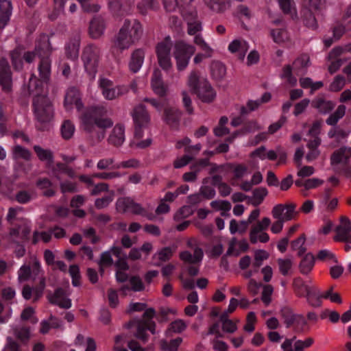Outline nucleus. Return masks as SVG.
Returning a JSON list of instances; mask_svg holds the SVG:
<instances>
[{
  "instance_id": "obj_1",
  "label": "nucleus",
  "mask_w": 351,
  "mask_h": 351,
  "mask_svg": "<svg viewBox=\"0 0 351 351\" xmlns=\"http://www.w3.org/2000/svg\"><path fill=\"white\" fill-rule=\"evenodd\" d=\"M107 114V110L103 106H92L88 108L81 117L82 127L93 139L103 140L106 130L112 126L113 122L109 118H103Z\"/></svg>"
},
{
  "instance_id": "obj_2",
  "label": "nucleus",
  "mask_w": 351,
  "mask_h": 351,
  "mask_svg": "<svg viewBox=\"0 0 351 351\" xmlns=\"http://www.w3.org/2000/svg\"><path fill=\"white\" fill-rule=\"evenodd\" d=\"M43 83L45 82L38 80L34 74H32L27 85L28 95H34L32 101L34 116L40 123L50 122L54 115L51 101L43 93Z\"/></svg>"
},
{
  "instance_id": "obj_3",
  "label": "nucleus",
  "mask_w": 351,
  "mask_h": 351,
  "mask_svg": "<svg viewBox=\"0 0 351 351\" xmlns=\"http://www.w3.org/2000/svg\"><path fill=\"white\" fill-rule=\"evenodd\" d=\"M53 50L49 36L42 34L35 41L34 49L31 51V52L34 53V58L37 56L40 59L38 66L39 73V78L38 79L46 84L50 80L51 65L50 56Z\"/></svg>"
},
{
  "instance_id": "obj_4",
  "label": "nucleus",
  "mask_w": 351,
  "mask_h": 351,
  "mask_svg": "<svg viewBox=\"0 0 351 351\" xmlns=\"http://www.w3.org/2000/svg\"><path fill=\"white\" fill-rule=\"evenodd\" d=\"M188 85L192 93L204 103H212L216 98V91L209 82L204 78H200L197 71H192L188 80Z\"/></svg>"
},
{
  "instance_id": "obj_5",
  "label": "nucleus",
  "mask_w": 351,
  "mask_h": 351,
  "mask_svg": "<svg viewBox=\"0 0 351 351\" xmlns=\"http://www.w3.org/2000/svg\"><path fill=\"white\" fill-rule=\"evenodd\" d=\"M296 205L293 203L288 204H277L276 205L272 210L271 214L276 221L272 224L271 230L274 234H278L281 232L283 228V223L285 221L291 220L295 215Z\"/></svg>"
},
{
  "instance_id": "obj_6",
  "label": "nucleus",
  "mask_w": 351,
  "mask_h": 351,
  "mask_svg": "<svg viewBox=\"0 0 351 351\" xmlns=\"http://www.w3.org/2000/svg\"><path fill=\"white\" fill-rule=\"evenodd\" d=\"M100 56L101 49L94 44H89L83 49L82 60L84 69L90 80L95 78L97 72Z\"/></svg>"
},
{
  "instance_id": "obj_7",
  "label": "nucleus",
  "mask_w": 351,
  "mask_h": 351,
  "mask_svg": "<svg viewBox=\"0 0 351 351\" xmlns=\"http://www.w3.org/2000/svg\"><path fill=\"white\" fill-rule=\"evenodd\" d=\"M156 311L153 308L145 310L143 315V318L137 320V331L134 334V337L141 340L143 343L148 341L149 335L146 333L147 330H149L152 334H156V324L152 321V318L155 316Z\"/></svg>"
},
{
  "instance_id": "obj_8",
  "label": "nucleus",
  "mask_w": 351,
  "mask_h": 351,
  "mask_svg": "<svg viewBox=\"0 0 351 351\" xmlns=\"http://www.w3.org/2000/svg\"><path fill=\"white\" fill-rule=\"evenodd\" d=\"M195 52V47L183 40H178L173 46V56L178 71L184 70L189 64L191 56Z\"/></svg>"
},
{
  "instance_id": "obj_9",
  "label": "nucleus",
  "mask_w": 351,
  "mask_h": 351,
  "mask_svg": "<svg viewBox=\"0 0 351 351\" xmlns=\"http://www.w3.org/2000/svg\"><path fill=\"white\" fill-rule=\"evenodd\" d=\"M116 208L120 213L130 212L134 215L145 217L150 221L156 219V216L153 213L147 212L140 204L135 202L129 197L119 198L116 202Z\"/></svg>"
},
{
  "instance_id": "obj_10",
  "label": "nucleus",
  "mask_w": 351,
  "mask_h": 351,
  "mask_svg": "<svg viewBox=\"0 0 351 351\" xmlns=\"http://www.w3.org/2000/svg\"><path fill=\"white\" fill-rule=\"evenodd\" d=\"M134 123V136L141 138L143 136V129L148 127L150 116L143 104L135 106L131 113Z\"/></svg>"
},
{
  "instance_id": "obj_11",
  "label": "nucleus",
  "mask_w": 351,
  "mask_h": 351,
  "mask_svg": "<svg viewBox=\"0 0 351 351\" xmlns=\"http://www.w3.org/2000/svg\"><path fill=\"white\" fill-rule=\"evenodd\" d=\"M130 26L131 20L125 19L119 32L114 38L113 44L111 47L112 53H114L116 51L122 52L123 50L128 49L132 45L134 44L129 35Z\"/></svg>"
},
{
  "instance_id": "obj_12",
  "label": "nucleus",
  "mask_w": 351,
  "mask_h": 351,
  "mask_svg": "<svg viewBox=\"0 0 351 351\" xmlns=\"http://www.w3.org/2000/svg\"><path fill=\"white\" fill-rule=\"evenodd\" d=\"M171 47L172 44L169 36L166 37L163 41L158 43L156 47L158 64L167 72H169L173 66L170 54Z\"/></svg>"
},
{
  "instance_id": "obj_13",
  "label": "nucleus",
  "mask_w": 351,
  "mask_h": 351,
  "mask_svg": "<svg viewBox=\"0 0 351 351\" xmlns=\"http://www.w3.org/2000/svg\"><path fill=\"white\" fill-rule=\"evenodd\" d=\"M12 65L15 71H21L23 69V60L31 64L34 61V53L25 51L23 45H19L10 52Z\"/></svg>"
},
{
  "instance_id": "obj_14",
  "label": "nucleus",
  "mask_w": 351,
  "mask_h": 351,
  "mask_svg": "<svg viewBox=\"0 0 351 351\" xmlns=\"http://www.w3.org/2000/svg\"><path fill=\"white\" fill-rule=\"evenodd\" d=\"M182 112L176 107L166 106L163 109L162 119L173 130H178Z\"/></svg>"
},
{
  "instance_id": "obj_15",
  "label": "nucleus",
  "mask_w": 351,
  "mask_h": 351,
  "mask_svg": "<svg viewBox=\"0 0 351 351\" xmlns=\"http://www.w3.org/2000/svg\"><path fill=\"white\" fill-rule=\"evenodd\" d=\"M183 17L187 25V33L193 36L202 30V21L199 19L196 10H184Z\"/></svg>"
},
{
  "instance_id": "obj_16",
  "label": "nucleus",
  "mask_w": 351,
  "mask_h": 351,
  "mask_svg": "<svg viewBox=\"0 0 351 351\" xmlns=\"http://www.w3.org/2000/svg\"><path fill=\"white\" fill-rule=\"evenodd\" d=\"M335 241L351 243V221L348 217H341V223L335 228Z\"/></svg>"
},
{
  "instance_id": "obj_17",
  "label": "nucleus",
  "mask_w": 351,
  "mask_h": 351,
  "mask_svg": "<svg viewBox=\"0 0 351 351\" xmlns=\"http://www.w3.org/2000/svg\"><path fill=\"white\" fill-rule=\"evenodd\" d=\"M12 71L8 60L5 58L0 59V86L5 92L12 89Z\"/></svg>"
},
{
  "instance_id": "obj_18",
  "label": "nucleus",
  "mask_w": 351,
  "mask_h": 351,
  "mask_svg": "<svg viewBox=\"0 0 351 351\" xmlns=\"http://www.w3.org/2000/svg\"><path fill=\"white\" fill-rule=\"evenodd\" d=\"M66 295L65 290L62 287H58L53 293L49 291L47 298L51 304L57 305L62 308L68 309L71 307V300Z\"/></svg>"
},
{
  "instance_id": "obj_19",
  "label": "nucleus",
  "mask_w": 351,
  "mask_h": 351,
  "mask_svg": "<svg viewBox=\"0 0 351 351\" xmlns=\"http://www.w3.org/2000/svg\"><path fill=\"white\" fill-rule=\"evenodd\" d=\"M145 59V51L138 48L132 51L128 62V68L132 73H136L142 67Z\"/></svg>"
},
{
  "instance_id": "obj_20",
  "label": "nucleus",
  "mask_w": 351,
  "mask_h": 351,
  "mask_svg": "<svg viewBox=\"0 0 351 351\" xmlns=\"http://www.w3.org/2000/svg\"><path fill=\"white\" fill-rule=\"evenodd\" d=\"M151 84L154 92L157 95L161 98H163L166 96L167 87L165 85L162 81V74L159 69H155L154 71Z\"/></svg>"
},
{
  "instance_id": "obj_21",
  "label": "nucleus",
  "mask_w": 351,
  "mask_h": 351,
  "mask_svg": "<svg viewBox=\"0 0 351 351\" xmlns=\"http://www.w3.org/2000/svg\"><path fill=\"white\" fill-rule=\"evenodd\" d=\"M106 23L101 16H95L90 22L89 34L94 39L99 38L104 32Z\"/></svg>"
},
{
  "instance_id": "obj_22",
  "label": "nucleus",
  "mask_w": 351,
  "mask_h": 351,
  "mask_svg": "<svg viewBox=\"0 0 351 351\" xmlns=\"http://www.w3.org/2000/svg\"><path fill=\"white\" fill-rule=\"evenodd\" d=\"M180 258L184 263L187 264H199L203 258L204 252L202 248L195 247L193 252V254H192L189 251H183L180 253Z\"/></svg>"
},
{
  "instance_id": "obj_23",
  "label": "nucleus",
  "mask_w": 351,
  "mask_h": 351,
  "mask_svg": "<svg viewBox=\"0 0 351 351\" xmlns=\"http://www.w3.org/2000/svg\"><path fill=\"white\" fill-rule=\"evenodd\" d=\"M317 13L310 10L302 8L300 18L303 25L308 29L316 30L318 28V23L315 17Z\"/></svg>"
},
{
  "instance_id": "obj_24",
  "label": "nucleus",
  "mask_w": 351,
  "mask_h": 351,
  "mask_svg": "<svg viewBox=\"0 0 351 351\" xmlns=\"http://www.w3.org/2000/svg\"><path fill=\"white\" fill-rule=\"evenodd\" d=\"M113 82L107 78L99 80V87L102 95L108 100H113L117 98L116 86L113 87Z\"/></svg>"
},
{
  "instance_id": "obj_25",
  "label": "nucleus",
  "mask_w": 351,
  "mask_h": 351,
  "mask_svg": "<svg viewBox=\"0 0 351 351\" xmlns=\"http://www.w3.org/2000/svg\"><path fill=\"white\" fill-rule=\"evenodd\" d=\"M108 143L115 147L121 146L125 141V128L121 124H117L108 137Z\"/></svg>"
},
{
  "instance_id": "obj_26",
  "label": "nucleus",
  "mask_w": 351,
  "mask_h": 351,
  "mask_svg": "<svg viewBox=\"0 0 351 351\" xmlns=\"http://www.w3.org/2000/svg\"><path fill=\"white\" fill-rule=\"evenodd\" d=\"M12 3L10 0H0V29L2 30L10 21Z\"/></svg>"
},
{
  "instance_id": "obj_27",
  "label": "nucleus",
  "mask_w": 351,
  "mask_h": 351,
  "mask_svg": "<svg viewBox=\"0 0 351 351\" xmlns=\"http://www.w3.org/2000/svg\"><path fill=\"white\" fill-rule=\"evenodd\" d=\"M302 287L306 293V298L308 303L313 307H319L322 305V298H324L323 294L313 287L302 285Z\"/></svg>"
},
{
  "instance_id": "obj_28",
  "label": "nucleus",
  "mask_w": 351,
  "mask_h": 351,
  "mask_svg": "<svg viewBox=\"0 0 351 351\" xmlns=\"http://www.w3.org/2000/svg\"><path fill=\"white\" fill-rule=\"evenodd\" d=\"M80 41L79 38L71 39L65 45V54L67 58L72 60L77 59L79 56Z\"/></svg>"
},
{
  "instance_id": "obj_29",
  "label": "nucleus",
  "mask_w": 351,
  "mask_h": 351,
  "mask_svg": "<svg viewBox=\"0 0 351 351\" xmlns=\"http://www.w3.org/2000/svg\"><path fill=\"white\" fill-rule=\"evenodd\" d=\"M271 221L268 217H264L261 221L253 226L250 233V240L252 243H256L258 241L257 234L266 230L270 225Z\"/></svg>"
},
{
  "instance_id": "obj_30",
  "label": "nucleus",
  "mask_w": 351,
  "mask_h": 351,
  "mask_svg": "<svg viewBox=\"0 0 351 351\" xmlns=\"http://www.w3.org/2000/svg\"><path fill=\"white\" fill-rule=\"evenodd\" d=\"M311 106L322 114L330 112L335 107V104L331 101H327L324 98L313 99L311 102Z\"/></svg>"
},
{
  "instance_id": "obj_31",
  "label": "nucleus",
  "mask_w": 351,
  "mask_h": 351,
  "mask_svg": "<svg viewBox=\"0 0 351 351\" xmlns=\"http://www.w3.org/2000/svg\"><path fill=\"white\" fill-rule=\"evenodd\" d=\"M205 4L212 11L216 13H223L230 8L227 0H204Z\"/></svg>"
},
{
  "instance_id": "obj_32",
  "label": "nucleus",
  "mask_w": 351,
  "mask_h": 351,
  "mask_svg": "<svg viewBox=\"0 0 351 351\" xmlns=\"http://www.w3.org/2000/svg\"><path fill=\"white\" fill-rule=\"evenodd\" d=\"M51 171L53 176L59 180L61 179L60 176L61 173H66L71 178H74L75 176V171L73 169L69 167L66 164L62 162H58L56 165L53 166Z\"/></svg>"
},
{
  "instance_id": "obj_33",
  "label": "nucleus",
  "mask_w": 351,
  "mask_h": 351,
  "mask_svg": "<svg viewBox=\"0 0 351 351\" xmlns=\"http://www.w3.org/2000/svg\"><path fill=\"white\" fill-rule=\"evenodd\" d=\"M315 264V256L311 253L306 254L301 261L299 267L300 272L308 274L312 270Z\"/></svg>"
},
{
  "instance_id": "obj_34",
  "label": "nucleus",
  "mask_w": 351,
  "mask_h": 351,
  "mask_svg": "<svg viewBox=\"0 0 351 351\" xmlns=\"http://www.w3.org/2000/svg\"><path fill=\"white\" fill-rule=\"evenodd\" d=\"M143 27L140 22L134 19L131 21V26L129 29V35L134 43L138 42L143 35Z\"/></svg>"
},
{
  "instance_id": "obj_35",
  "label": "nucleus",
  "mask_w": 351,
  "mask_h": 351,
  "mask_svg": "<svg viewBox=\"0 0 351 351\" xmlns=\"http://www.w3.org/2000/svg\"><path fill=\"white\" fill-rule=\"evenodd\" d=\"M211 74L214 79L221 80L226 73L225 65L219 61L212 62L210 66Z\"/></svg>"
},
{
  "instance_id": "obj_36",
  "label": "nucleus",
  "mask_w": 351,
  "mask_h": 351,
  "mask_svg": "<svg viewBox=\"0 0 351 351\" xmlns=\"http://www.w3.org/2000/svg\"><path fill=\"white\" fill-rule=\"evenodd\" d=\"M174 252L175 248L173 249L171 247H165L162 248L153 256V258H155L157 256L158 260L160 261L159 263H156L154 265L157 267H159L161 265L162 262H167L169 261L172 257Z\"/></svg>"
},
{
  "instance_id": "obj_37",
  "label": "nucleus",
  "mask_w": 351,
  "mask_h": 351,
  "mask_svg": "<svg viewBox=\"0 0 351 351\" xmlns=\"http://www.w3.org/2000/svg\"><path fill=\"white\" fill-rule=\"evenodd\" d=\"M280 314L282 319H283L284 323L287 328H290L294 324L295 317L298 315L293 313L292 309L287 306L282 308Z\"/></svg>"
},
{
  "instance_id": "obj_38",
  "label": "nucleus",
  "mask_w": 351,
  "mask_h": 351,
  "mask_svg": "<svg viewBox=\"0 0 351 351\" xmlns=\"http://www.w3.org/2000/svg\"><path fill=\"white\" fill-rule=\"evenodd\" d=\"M34 150L40 160L47 161L49 165L53 162V155L51 150L44 149L39 145H34Z\"/></svg>"
},
{
  "instance_id": "obj_39",
  "label": "nucleus",
  "mask_w": 351,
  "mask_h": 351,
  "mask_svg": "<svg viewBox=\"0 0 351 351\" xmlns=\"http://www.w3.org/2000/svg\"><path fill=\"white\" fill-rule=\"evenodd\" d=\"M270 35L273 40L277 44H282L289 40L288 32L283 28L271 29Z\"/></svg>"
},
{
  "instance_id": "obj_40",
  "label": "nucleus",
  "mask_w": 351,
  "mask_h": 351,
  "mask_svg": "<svg viewBox=\"0 0 351 351\" xmlns=\"http://www.w3.org/2000/svg\"><path fill=\"white\" fill-rule=\"evenodd\" d=\"M80 93L78 90L74 88H69L68 91L66 92L65 97H64V107L69 110L72 108V106L73 104L76 101V100L79 98Z\"/></svg>"
},
{
  "instance_id": "obj_41",
  "label": "nucleus",
  "mask_w": 351,
  "mask_h": 351,
  "mask_svg": "<svg viewBox=\"0 0 351 351\" xmlns=\"http://www.w3.org/2000/svg\"><path fill=\"white\" fill-rule=\"evenodd\" d=\"M346 109V106L339 105L335 112L331 114L326 119V123L329 125H335L339 120L345 115Z\"/></svg>"
},
{
  "instance_id": "obj_42",
  "label": "nucleus",
  "mask_w": 351,
  "mask_h": 351,
  "mask_svg": "<svg viewBox=\"0 0 351 351\" xmlns=\"http://www.w3.org/2000/svg\"><path fill=\"white\" fill-rule=\"evenodd\" d=\"M13 332L16 338L23 343H26L30 338V330L26 326H16L13 328Z\"/></svg>"
},
{
  "instance_id": "obj_43",
  "label": "nucleus",
  "mask_w": 351,
  "mask_h": 351,
  "mask_svg": "<svg viewBox=\"0 0 351 351\" xmlns=\"http://www.w3.org/2000/svg\"><path fill=\"white\" fill-rule=\"evenodd\" d=\"M75 126L69 120H65L61 126V134L64 139H70L74 133Z\"/></svg>"
},
{
  "instance_id": "obj_44",
  "label": "nucleus",
  "mask_w": 351,
  "mask_h": 351,
  "mask_svg": "<svg viewBox=\"0 0 351 351\" xmlns=\"http://www.w3.org/2000/svg\"><path fill=\"white\" fill-rule=\"evenodd\" d=\"M309 56L307 54H302L294 60L293 63V69L295 71H300L303 69H306L309 66Z\"/></svg>"
},
{
  "instance_id": "obj_45",
  "label": "nucleus",
  "mask_w": 351,
  "mask_h": 351,
  "mask_svg": "<svg viewBox=\"0 0 351 351\" xmlns=\"http://www.w3.org/2000/svg\"><path fill=\"white\" fill-rule=\"evenodd\" d=\"M219 319L222 322V329L224 332L233 333L237 330V325L231 319L227 318L226 315H221Z\"/></svg>"
},
{
  "instance_id": "obj_46",
  "label": "nucleus",
  "mask_w": 351,
  "mask_h": 351,
  "mask_svg": "<svg viewBox=\"0 0 351 351\" xmlns=\"http://www.w3.org/2000/svg\"><path fill=\"white\" fill-rule=\"evenodd\" d=\"M324 0H303V9L319 12L323 5Z\"/></svg>"
},
{
  "instance_id": "obj_47",
  "label": "nucleus",
  "mask_w": 351,
  "mask_h": 351,
  "mask_svg": "<svg viewBox=\"0 0 351 351\" xmlns=\"http://www.w3.org/2000/svg\"><path fill=\"white\" fill-rule=\"evenodd\" d=\"M69 272L72 278V285L74 287L81 285V275L80 268L77 265H72L69 267Z\"/></svg>"
},
{
  "instance_id": "obj_48",
  "label": "nucleus",
  "mask_w": 351,
  "mask_h": 351,
  "mask_svg": "<svg viewBox=\"0 0 351 351\" xmlns=\"http://www.w3.org/2000/svg\"><path fill=\"white\" fill-rule=\"evenodd\" d=\"M292 69V66L290 64L284 66L280 77L286 78L287 83L293 86L297 83V79L293 75Z\"/></svg>"
},
{
  "instance_id": "obj_49",
  "label": "nucleus",
  "mask_w": 351,
  "mask_h": 351,
  "mask_svg": "<svg viewBox=\"0 0 351 351\" xmlns=\"http://www.w3.org/2000/svg\"><path fill=\"white\" fill-rule=\"evenodd\" d=\"M182 341V339L181 337L171 339L169 343L167 341L162 340L161 341V347L165 350L177 351Z\"/></svg>"
},
{
  "instance_id": "obj_50",
  "label": "nucleus",
  "mask_w": 351,
  "mask_h": 351,
  "mask_svg": "<svg viewBox=\"0 0 351 351\" xmlns=\"http://www.w3.org/2000/svg\"><path fill=\"white\" fill-rule=\"evenodd\" d=\"M347 152V147H342L339 149L335 151L330 156L331 165H338L343 162V158L345 156V153Z\"/></svg>"
},
{
  "instance_id": "obj_51",
  "label": "nucleus",
  "mask_w": 351,
  "mask_h": 351,
  "mask_svg": "<svg viewBox=\"0 0 351 351\" xmlns=\"http://www.w3.org/2000/svg\"><path fill=\"white\" fill-rule=\"evenodd\" d=\"M268 191L265 187H258L253 191V197L257 202H253V205L257 206L262 203L264 198L267 195Z\"/></svg>"
},
{
  "instance_id": "obj_52",
  "label": "nucleus",
  "mask_w": 351,
  "mask_h": 351,
  "mask_svg": "<svg viewBox=\"0 0 351 351\" xmlns=\"http://www.w3.org/2000/svg\"><path fill=\"white\" fill-rule=\"evenodd\" d=\"M345 84L346 80L344 77L341 75H338L330 84L329 90L332 92H338L343 88Z\"/></svg>"
},
{
  "instance_id": "obj_53",
  "label": "nucleus",
  "mask_w": 351,
  "mask_h": 351,
  "mask_svg": "<svg viewBox=\"0 0 351 351\" xmlns=\"http://www.w3.org/2000/svg\"><path fill=\"white\" fill-rule=\"evenodd\" d=\"M263 292L261 295V300L266 305L268 306L271 301V296L274 291V288L271 285H265L262 286Z\"/></svg>"
},
{
  "instance_id": "obj_54",
  "label": "nucleus",
  "mask_w": 351,
  "mask_h": 351,
  "mask_svg": "<svg viewBox=\"0 0 351 351\" xmlns=\"http://www.w3.org/2000/svg\"><path fill=\"white\" fill-rule=\"evenodd\" d=\"M186 328V325L182 319H177L174 322H172L169 327L168 328V332H175V333H180L183 330H184Z\"/></svg>"
},
{
  "instance_id": "obj_55",
  "label": "nucleus",
  "mask_w": 351,
  "mask_h": 351,
  "mask_svg": "<svg viewBox=\"0 0 351 351\" xmlns=\"http://www.w3.org/2000/svg\"><path fill=\"white\" fill-rule=\"evenodd\" d=\"M143 2L145 5L143 4H138L137 8L139 10L140 12L142 14H146L147 10L145 6L147 8L156 10L158 8V3L156 0H143Z\"/></svg>"
},
{
  "instance_id": "obj_56",
  "label": "nucleus",
  "mask_w": 351,
  "mask_h": 351,
  "mask_svg": "<svg viewBox=\"0 0 351 351\" xmlns=\"http://www.w3.org/2000/svg\"><path fill=\"white\" fill-rule=\"evenodd\" d=\"M14 154L17 158H21L26 160L31 158L32 154L30 151L21 145H16L14 148Z\"/></svg>"
},
{
  "instance_id": "obj_57",
  "label": "nucleus",
  "mask_w": 351,
  "mask_h": 351,
  "mask_svg": "<svg viewBox=\"0 0 351 351\" xmlns=\"http://www.w3.org/2000/svg\"><path fill=\"white\" fill-rule=\"evenodd\" d=\"M295 330L301 332L307 329V322L302 315L298 314L294 320Z\"/></svg>"
},
{
  "instance_id": "obj_58",
  "label": "nucleus",
  "mask_w": 351,
  "mask_h": 351,
  "mask_svg": "<svg viewBox=\"0 0 351 351\" xmlns=\"http://www.w3.org/2000/svg\"><path fill=\"white\" fill-rule=\"evenodd\" d=\"M114 162V158H104L99 160L97 165V167L100 170H106V169H117L114 168L116 165H113Z\"/></svg>"
},
{
  "instance_id": "obj_59",
  "label": "nucleus",
  "mask_w": 351,
  "mask_h": 351,
  "mask_svg": "<svg viewBox=\"0 0 351 351\" xmlns=\"http://www.w3.org/2000/svg\"><path fill=\"white\" fill-rule=\"evenodd\" d=\"M278 264L280 273L284 276H287L288 274L289 270L292 267L291 260L289 258H279L278 259Z\"/></svg>"
},
{
  "instance_id": "obj_60",
  "label": "nucleus",
  "mask_w": 351,
  "mask_h": 351,
  "mask_svg": "<svg viewBox=\"0 0 351 351\" xmlns=\"http://www.w3.org/2000/svg\"><path fill=\"white\" fill-rule=\"evenodd\" d=\"M228 49L232 53L241 51V53H239V58L241 60H243L245 57V53L243 51L244 49L241 46V43L240 40H234L232 43H230V44L228 46Z\"/></svg>"
},
{
  "instance_id": "obj_61",
  "label": "nucleus",
  "mask_w": 351,
  "mask_h": 351,
  "mask_svg": "<svg viewBox=\"0 0 351 351\" xmlns=\"http://www.w3.org/2000/svg\"><path fill=\"white\" fill-rule=\"evenodd\" d=\"M45 288V278H41L39 282L38 285L33 289L34 290V299L33 302H36L43 294V291Z\"/></svg>"
},
{
  "instance_id": "obj_62",
  "label": "nucleus",
  "mask_w": 351,
  "mask_h": 351,
  "mask_svg": "<svg viewBox=\"0 0 351 351\" xmlns=\"http://www.w3.org/2000/svg\"><path fill=\"white\" fill-rule=\"evenodd\" d=\"M131 285V289L134 291H142L145 286L141 278L138 276H132L129 280Z\"/></svg>"
},
{
  "instance_id": "obj_63",
  "label": "nucleus",
  "mask_w": 351,
  "mask_h": 351,
  "mask_svg": "<svg viewBox=\"0 0 351 351\" xmlns=\"http://www.w3.org/2000/svg\"><path fill=\"white\" fill-rule=\"evenodd\" d=\"M141 163L140 161L136 158H131L128 160L122 161L119 164H117L114 168L120 169V168H134L137 169L140 167Z\"/></svg>"
},
{
  "instance_id": "obj_64",
  "label": "nucleus",
  "mask_w": 351,
  "mask_h": 351,
  "mask_svg": "<svg viewBox=\"0 0 351 351\" xmlns=\"http://www.w3.org/2000/svg\"><path fill=\"white\" fill-rule=\"evenodd\" d=\"M143 101L144 102L149 103L152 106H154L158 111H161L162 108H164L165 106V99L161 98L160 99H156L154 98L145 97Z\"/></svg>"
}]
</instances>
